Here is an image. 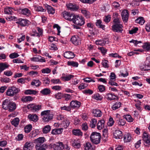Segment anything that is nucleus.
<instances>
[{"label":"nucleus","instance_id":"nucleus-18","mask_svg":"<svg viewBox=\"0 0 150 150\" xmlns=\"http://www.w3.org/2000/svg\"><path fill=\"white\" fill-rule=\"evenodd\" d=\"M28 118L30 121L36 122L38 120L39 118L35 114H30L28 116Z\"/></svg>","mask_w":150,"mask_h":150},{"label":"nucleus","instance_id":"nucleus-14","mask_svg":"<svg viewBox=\"0 0 150 150\" xmlns=\"http://www.w3.org/2000/svg\"><path fill=\"white\" fill-rule=\"evenodd\" d=\"M34 146L33 142H27L24 144L23 147V150H31Z\"/></svg>","mask_w":150,"mask_h":150},{"label":"nucleus","instance_id":"nucleus-3","mask_svg":"<svg viewBox=\"0 0 150 150\" xmlns=\"http://www.w3.org/2000/svg\"><path fill=\"white\" fill-rule=\"evenodd\" d=\"M19 88L14 86L9 87L8 89L6 95L8 96L13 97L16 95L19 91Z\"/></svg>","mask_w":150,"mask_h":150},{"label":"nucleus","instance_id":"nucleus-26","mask_svg":"<svg viewBox=\"0 0 150 150\" xmlns=\"http://www.w3.org/2000/svg\"><path fill=\"white\" fill-rule=\"evenodd\" d=\"M140 69L142 71H146L150 70V65L149 64H142L140 67Z\"/></svg>","mask_w":150,"mask_h":150},{"label":"nucleus","instance_id":"nucleus-53","mask_svg":"<svg viewBox=\"0 0 150 150\" xmlns=\"http://www.w3.org/2000/svg\"><path fill=\"white\" fill-rule=\"evenodd\" d=\"M70 123L69 120H64L62 122V127L66 129L69 126Z\"/></svg>","mask_w":150,"mask_h":150},{"label":"nucleus","instance_id":"nucleus-48","mask_svg":"<svg viewBox=\"0 0 150 150\" xmlns=\"http://www.w3.org/2000/svg\"><path fill=\"white\" fill-rule=\"evenodd\" d=\"M67 64L69 66H72L73 67H77L78 66L79 63L73 61H68Z\"/></svg>","mask_w":150,"mask_h":150},{"label":"nucleus","instance_id":"nucleus-57","mask_svg":"<svg viewBox=\"0 0 150 150\" xmlns=\"http://www.w3.org/2000/svg\"><path fill=\"white\" fill-rule=\"evenodd\" d=\"M81 2L84 4H92L96 0H79Z\"/></svg>","mask_w":150,"mask_h":150},{"label":"nucleus","instance_id":"nucleus-5","mask_svg":"<svg viewBox=\"0 0 150 150\" xmlns=\"http://www.w3.org/2000/svg\"><path fill=\"white\" fill-rule=\"evenodd\" d=\"M16 23L18 24L21 26L25 27L28 26L30 24V22L26 19L19 18L17 20Z\"/></svg>","mask_w":150,"mask_h":150},{"label":"nucleus","instance_id":"nucleus-29","mask_svg":"<svg viewBox=\"0 0 150 150\" xmlns=\"http://www.w3.org/2000/svg\"><path fill=\"white\" fill-rule=\"evenodd\" d=\"M41 82L39 79H34L31 82V85L32 86H35L36 87L40 86L41 85Z\"/></svg>","mask_w":150,"mask_h":150},{"label":"nucleus","instance_id":"nucleus-9","mask_svg":"<svg viewBox=\"0 0 150 150\" xmlns=\"http://www.w3.org/2000/svg\"><path fill=\"white\" fill-rule=\"evenodd\" d=\"M129 13L128 11L127 10H124L122 11L121 16L122 19L124 23L127 22L129 18Z\"/></svg>","mask_w":150,"mask_h":150},{"label":"nucleus","instance_id":"nucleus-30","mask_svg":"<svg viewBox=\"0 0 150 150\" xmlns=\"http://www.w3.org/2000/svg\"><path fill=\"white\" fill-rule=\"evenodd\" d=\"M44 5L45 7L46 8L49 13L53 14L55 13V9L51 6L47 4H45Z\"/></svg>","mask_w":150,"mask_h":150},{"label":"nucleus","instance_id":"nucleus-43","mask_svg":"<svg viewBox=\"0 0 150 150\" xmlns=\"http://www.w3.org/2000/svg\"><path fill=\"white\" fill-rule=\"evenodd\" d=\"M40 93L44 95H47L51 93L50 90L48 88H45L42 90Z\"/></svg>","mask_w":150,"mask_h":150},{"label":"nucleus","instance_id":"nucleus-2","mask_svg":"<svg viewBox=\"0 0 150 150\" xmlns=\"http://www.w3.org/2000/svg\"><path fill=\"white\" fill-rule=\"evenodd\" d=\"M43 121L45 122H48L52 120L53 117V115L50 113V110H45L42 111L41 113Z\"/></svg>","mask_w":150,"mask_h":150},{"label":"nucleus","instance_id":"nucleus-17","mask_svg":"<svg viewBox=\"0 0 150 150\" xmlns=\"http://www.w3.org/2000/svg\"><path fill=\"white\" fill-rule=\"evenodd\" d=\"M114 137L116 139H120L122 138V132L119 130H116L114 133Z\"/></svg>","mask_w":150,"mask_h":150},{"label":"nucleus","instance_id":"nucleus-61","mask_svg":"<svg viewBox=\"0 0 150 150\" xmlns=\"http://www.w3.org/2000/svg\"><path fill=\"white\" fill-rule=\"evenodd\" d=\"M142 47L146 51L149 50L150 49V44L148 43H145L142 46Z\"/></svg>","mask_w":150,"mask_h":150},{"label":"nucleus","instance_id":"nucleus-46","mask_svg":"<svg viewBox=\"0 0 150 150\" xmlns=\"http://www.w3.org/2000/svg\"><path fill=\"white\" fill-rule=\"evenodd\" d=\"M37 30L38 33L37 32H35V34L34 35H36V36L38 37H40L43 34V30L42 28L39 27H37Z\"/></svg>","mask_w":150,"mask_h":150},{"label":"nucleus","instance_id":"nucleus-51","mask_svg":"<svg viewBox=\"0 0 150 150\" xmlns=\"http://www.w3.org/2000/svg\"><path fill=\"white\" fill-rule=\"evenodd\" d=\"M51 130L50 126L49 125L45 126L42 129V132L44 134H47Z\"/></svg>","mask_w":150,"mask_h":150},{"label":"nucleus","instance_id":"nucleus-19","mask_svg":"<svg viewBox=\"0 0 150 150\" xmlns=\"http://www.w3.org/2000/svg\"><path fill=\"white\" fill-rule=\"evenodd\" d=\"M11 102L10 100L6 99L3 101L2 103V107L5 110L8 109V106L10 104Z\"/></svg>","mask_w":150,"mask_h":150},{"label":"nucleus","instance_id":"nucleus-20","mask_svg":"<svg viewBox=\"0 0 150 150\" xmlns=\"http://www.w3.org/2000/svg\"><path fill=\"white\" fill-rule=\"evenodd\" d=\"M143 140L145 143L148 145H150V138L149 137L148 134L144 132L143 134Z\"/></svg>","mask_w":150,"mask_h":150},{"label":"nucleus","instance_id":"nucleus-32","mask_svg":"<svg viewBox=\"0 0 150 150\" xmlns=\"http://www.w3.org/2000/svg\"><path fill=\"white\" fill-rule=\"evenodd\" d=\"M9 65L6 63H0V74L6 69L8 68Z\"/></svg>","mask_w":150,"mask_h":150},{"label":"nucleus","instance_id":"nucleus-15","mask_svg":"<svg viewBox=\"0 0 150 150\" xmlns=\"http://www.w3.org/2000/svg\"><path fill=\"white\" fill-rule=\"evenodd\" d=\"M31 60L34 62H45L46 61L44 57L40 56L38 55L36 57L31 58Z\"/></svg>","mask_w":150,"mask_h":150},{"label":"nucleus","instance_id":"nucleus-62","mask_svg":"<svg viewBox=\"0 0 150 150\" xmlns=\"http://www.w3.org/2000/svg\"><path fill=\"white\" fill-rule=\"evenodd\" d=\"M60 109L62 110H65L67 111H70L71 110V108L70 106H64L63 107H60Z\"/></svg>","mask_w":150,"mask_h":150},{"label":"nucleus","instance_id":"nucleus-34","mask_svg":"<svg viewBox=\"0 0 150 150\" xmlns=\"http://www.w3.org/2000/svg\"><path fill=\"white\" fill-rule=\"evenodd\" d=\"M85 150H93V148L91 143L87 142L84 144Z\"/></svg>","mask_w":150,"mask_h":150},{"label":"nucleus","instance_id":"nucleus-23","mask_svg":"<svg viewBox=\"0 0 150 150\" xmlns=\"http://www.w3.org/2000/svg\"><path fill=\"white\" fill-rule=\"evenodd\" d=\"M62 75V76L61 78L64 81H69L71 78L74 77V76L71 74H67L65 76V74H63Z\"/></svg>","mask_w":150,"mask_h":150},{"label":"nucleus","instance_id":"nucleus-60","mask_svg":"<svg viewBox=\"0 0 150 150\" xmlns=\"http://www.w3.org/2000/svg\"><path fill=\"white\" fill-rule=\"evenodd\" d=\"M105 41L104 40H100L96 41V45L103 46L105 45Z\"/></svg>","mask_w":150,"mask_h":150},{"label":"nucleus","instance_id":"nucleus-31","mask_svg":"<svg viewBox=\"0 0 150 150\" xmlns=\"http://www.w3.org/2000/svg\"><path fill=\"white\" fill-rule=\"evenodd\" d=\"M22 13L27 16H29L31 15V12L28 8H25L22 9L21 11Z\"/></svg>","mask_w":150,"mask_h":150},{"label":"nucleus","instance_id":"nucleus-4","mask_svg":"<svg viewBox=\"0 0 150 150\" xmlns=\"http://www.w3.org/2000/svg\"><path fill=\"white\" fill-rule=\"evenodd\" d=\"M73 23L79 26H81L85 23L83 18L81 16H80L78 15H74L72 20Z\"/></svg>","mask_w":150,"mask_h":150},{"label":"nucleus","instance_id":"nucleus-42","mask_svg":"<svg viewBox=\"0 0 150 150\" xmlns=\"http://www.w3.org/2000/svg\"><path fill=\"white\" fill-rule=\"evenodd\" d=\"M81 13L86 18H88L90 17L91 15L90 12L86 9H81Z\"/></svg>","mask_w":150,"mask_h":150},{"label":"nucleus","instance_id":"nucleus-24","mask_svg":"<svg viewBox=\"0 0 150 150\" xmlns=\"http://www.w3.org/2000/svg\"><path fill=\"white\" fill-rule=\"evenodd\" d=\"M66 6L71 11H76L78 8L75 4L71 3L67 4Z\"/></svg>","mask_w":150,"mask_h":150},{"label":"nucleus","instance_id":"nucleus-47","mask_svg":"<svg viewBox=\"0 0 150 150\" xmlns=\"http://www.w3.org/2000/svg\"><path fill=\"white\" fill-rule=\"evenodd\" d=\"M19 122V120L17 117L14 118L13 120L11 121V124L15 127H16L18 125Z\"/></svg>","mask_w":150,"mask_h":150},{"label":"nucleus","instance_id":"nucleus-55","mask_svg":"<svg viewBox=\"0 0 150 150\" xmlns=\"http://www.w3.org/2000/svg\"><path fill=\"white\" fill-rule=\"evenodd\" d=\"M32 128V127L31 125H29L26 126L24 128L25 132L26 133H28L30 131Z\"/></svg>","mask_w":150,"mask_h":150},{"label":"nucleus","instance_id":"nucleus-37","mask_svg":"<svg viewBox=\"0 0 150 150\" xmlns=\"http://www.w3.org/2000/svg\"><path fill=\"white\" fill-rule=\"evenodd\" d=\"M93 113L94 116L96 117H100L102 116L101 111L99 110H93Z\"/></svg>","mask_w":150,"mask_h":150},{"label":"nucleus","instance_id":"nucleus-56","mask_svg":"<svg viewBox=\"0 0 150 150\" xmlns=\"http://www.w3.org/2000/svg\"><path fill=\"white\" fill-rule=\"evenodd\" d=\"M63 96V94L60 92L56 93L54 96V97L57 100L61 99Z\"/></svg>","mask_w":150,"mask_h":150},{"label":"nucleus","instance_id":"nucleus-52","mask_svg":"<svg viewBox=\"0 0 150 150\" xmlns=\"http://www.w3.org/2000/svg\"><path fill=\"white\" fill-rule=\"evenodd\" d=\"M112 7L113 8L119 9L120 8V4L117 2L115 1L112 4Z\"/></svg>","mask_w":150,"mask_h":150},{"label":"nucleus","instance_id":"nucleus-7","mask_svg":"<svg viewBox=\"0 0 150 150\" xmlns=\"http://www.w3.org/2000/svg\"><path fill=\"white\" fill-rule=\"evenodd\" d=\"M112 29L114 32L122 33L123 31L122 26L121 24L113 25Z\"/></svg>","mask_w":150,"mask_h":150},{"label":"nucleus","instance_id":"nucleus-45","mask_svg":"<svg viewBox=\"0 0 150 150\" xmlns=\"http://www.w3.org/2000/svg\"><path fill=\"white\" fill-rule=\"evenodd\" d=\"M13 12V8L11 7H6L4 8V12L5 14H12Z\"/></svg>","mask_w":150,"mask_h":150},{"label":"nucleus","instance_id":"nucleus-22","mask_svg":"<svg viewBox=\"0 0 150 150\" xmlns=\"http://www.w3.org/2000/svg\"><path fill=\"white\" fill-rule=\"evenodd\" d=\"M116 96L114 94L107 93L105 95V98L109 100H112L116 99Z\"/></svg>","mask_w":150,"mask_h":150},{"label":"nucleus","instance_id":"nucleus-1","mask_svg":"<svg viewBox=\"0 0 150 150\" xmlns=\"http://www.w3.org/2000/svg\"><path fill=\"white\" fill-rule=\"evenodd\" d=\"M91 142L95 144H99L100 142L101 135L100 133L96 132H92L90 137Z\"/></svg>","mask_w":150,"mask_h":150},{"label":"nucleus","instance_id":"nucleus-12","mask_svg":"<svg viewBox=\"0 0 150 150\" xmlns=\"http://www.w3.org/2000/svg\"><path fill=\"white\" fill-rule=\"evenodd\" d=\"M81 104V102L77 100H72L70 102L69 105L72 108L78 109L80 107Z\"/></svg>","mask_w":150,"mask_h":150},{"label":"nucleus","instance_id":"nucleus-33","mask_svg":"<svg viewBox=\"0 0 150 150\" xmlns=\"http://www.w3.org/2000/svg\"><path fill=\"white\" fill-rule=\"evenodd\" d=\"M102 21L100 20H98L96 21V25L99 28L102 29L103 30H105V25L102 24Z\"/></svg>","mask_w":150,"mask_h":150},{"label":"nucleus","instance_id":"nucleus-50","mask_svg":"<svg viewBox=\"0 0 150 150\" xmlns=\"http://www.w3.org/2000/svg\"><path fill=\"white\" fill-rule=\"evenodd\" d=\"M72 145L73 147L77 149L80 148L81 146L79 142L76 140H74V142L72 143Z\"/></svg>","mask_w":150,"mask_h":150},{"label":"nucleus","instance_id":"nucleus-10","mask_svg":"<svg viewBox=\"0 0 150 150\" xmlns=\"http://www.w3.org/2000/svg\"><path fill=\"white\" fill-rule=\"evenodd\" d=\"M74 15L65 11H64L62 13V16L65 19L70 21H72Z\"/></svg>","mask_w":150,"mask_h":150},{"label":"nucleus","instance_id":"nucleus-27","mask_svg":"<svg viewBox=\"0 0 150 150\" xmlns=\"http://www.w3.org/2000/svg\"><path fill=\"white\" fill-rule=\"evenodd\" d=\"M38 93V91L34 90L28 89L25 90L24 93L25 95H35Z\"/></svg>","mask_w":150,"mask_h":150},{"label":"nucleus","instance_id":"nucleus-38","mask_svg":"<svg viewBox=\"0 0 150 150\" xmlns=\"http://www.w3.org/2000/svg\"><path fill=\"white\" fill-rule=\"evenodd\" d=\"M16 105L15 103L14 102H11L8 106V109L9 111L11 112L14 110L16 109Z\"/></svg>","mask_w":150,"mask_h":150},{"label":"nucleus","instance_id":"nucleus-21","mask_svg":"<svg viewBox=\"0 0 150 150\" xmlns=\"http://www.w3.org/2000/svg\"><path fill=\"white\" fill-rule=\"evenodd\" d=\"M48 146L46 144H43L42 146H35V150H47Z\"/></svg>","mask_w":150,"mask_h":150},{"label":"nucleus","instance_id":"nucleus-44","mask_svg":"<svg viewBox=\"0 0 150 150\" xmlns=\"http://www.w3.org/2000/svg\"><path fill=\"white\" fill-rule=\"evenodd\" d=\"M145 21L143 17H140L138 18L135 20V22L136 23L141 24V25H143Z\"/></svg>","mask_w":150,"mask_h":150},{"label":"nucleus","instance_id":"nucleus-13","mask_svg":"<svg viewBox=\"0 0 150 150\" xmlns=\"http://www.w3.org/2000/svg\"><path fill=\"white\" fill-rule=\"evenodd\" d=\"M28 108L33 111L35 112L38 111L41 108V106L40 105H35L33 104H30L28 105Z\"/></svg>","mask_w":150,"mask_h":150},{"label":"nucleus","instance_id":"nucleus-8","mask_svg":"<svg viewBox=\"0 0 150 150\" xmlns=\"http://www.w3.org/2000/svg\"><path fill=\"white\" fill-rule=\"evenodd\" d=\"M71 41L72 43L76 45L81 44V39L78 36H74L72 37Z\"/></svg>","mask_w":150,"mask_h":150},{"label":"nucleus","instance_id":"nucleus-11","mask_svg":"<svg viewBox=\"0 0 150 150\" xmlns=\"http://www.w3.org/2000/svg\"><path fill=\"white\" fill-rule=\"evenodd\" d=\"M46 141V140L44 137H39L35 140L34 142L36 144L35 146H42Z\"/></svg>","mask_w":150,"mask_h":150},{"label":"nucleus","instance_id":"nucleus-28","mask_svg":"<svg viewBox=\"0 0 150 150\" xmlns=\"http://www.w3.org/2000/svg\"><path fill=\"white\" fill-rule=\"evenodd\" d=\"M105 122L104 120L99 121L97 124V128L99 130H100L103 128L104 127Z\"/></svg>","mask_w":150,"mask_h":150},{"label":"nucleus","instance_id":"nucleus-36","mask_svg":"<svg viewBox=\"0 0 150 150\" xmlns=\"http://www.w3.org/2000/svg\"><path fill=\"white\" fill-rule=\"evenodd\" d=\"M122 105V103L120 102L117 101L114 103L112 107L113 110H115L120 108Z\"/></svg>","mask_w":150,"mask_h":150},{"label":"nucleus","instance_id":"nucleus-63","mask_svg":"<svg viewBox=\"0 0 150 150\" xmlns=\"http://www.w3.org/2000/svg\"><path fill=\"white\" fill-rule=\"evenodd\" d=\"M108 61L105 60L102 61L101 64L105 68H108L109 67L108 64Z\"/></svg>","mask_w":150,"mask_h":150},{"label":"nucleus","instance_id":"nucleus-54","mask_svg":"<svg viewBox=\"0 0 150 150\" xmlns=\"http://www.w3.org/2000/svg\"><path fill=\"white\" fill-rule=\"evenodd\" d=\"M96 123V120L94 118L92 119L90 123V127L92 128H94L95 127Z\"/></svg>","mask_w":150,"mask_h":150},{"label":"nucleus","instance_id":"nucleus-59","mask_svg":"<svg viewBox=\"0 0 150 150\" xmlns=\"http://www.w3.org/2000/svg\"><path fill=\"white\" fill-rule=\"evenodd\" d=\"M41 71L42 73L49 74L51 72V70L48 68H46L42 69Z\"/></svg>","mask_w":150,"mask_h":150},{"label":"nucleus","instance_id":"nucleus-39","mask_svg":"<svg viewBox=\"0 0 150 150\" xmlns=\"http://www.w3.org/2000/svg\"><path fill=\"white\" fill-rule=\"evenodd\" d=\"M116 123L119 126H123L126 123V121L124 119L119 118L116 121Z\"/></svg>","mask_w":150,"mask_h":150},{"label":"nucleus","instance_id":"nucleus-6","mask_svg":"<svg viewBox=\"0 0 150 150\" xmlns=\"http://www.w3.org/2000/svg\"><path fill=\"white\" fill-rule=\"evenodd\" d=\"M49 146L55 150H62L64 148L63 144L61 142H59L56 144H50Z\"/></svg>","mask_w":150,"mask_h":150},{"label":"nucleus","instance_id":"nucleus-25","mask_svg":"<svg viewBox=\"0 0 150 150\" xmlns=\"http://www.w3.org/2000/svg\"><path fill=\"white\" fill-rule=\"evenodd\" d=\"M34 99L33 97L30 96H24L21 99V100L23 102H26L32 101Z\"/></svg>","mask_w":150,"mask_h":150},{"label":"nucleus","instance_id":"nucleus-35","mask_svg":"<svg viewBox=\"0 0 150 150\" xmlns=\"http://www.w3.org/2000/svg\"><path fill=\"white\" fill-rule=\"evenodd\" d=\"M73 134L76 136H81L83 135V133L79 129H74L72 131Z\"/></svg>","mask_w":150,"mask_h":150},{"label":"nucleus","instance_id":"nucleus-64","mask_svg":"<svg viewBox=\"0 0 150 150\" xmlns=\"http://www.w3.org/2000/svg\"><path fill=\"white\" fill-rule=\"evenodd\" d=\"M114 123V121L113 119L111 117H110L109 120V122L108 123V125L109 126H112Z\"/></svg>","mask_w":150,"mask_h":150},{"label":"nucleus","instance_id":"nucleus-40","mask_svg":"<svg viewBox=\"0 0 150 150\" xmlns=\"http://www.w3.org/2000/svg\"><path fill=\"white\" fill-rule=\"evenodd\" d=\"M123 117L124 118L126 119L127 121L129 122H133L134 120L131 115L129 114L124 115Z\"/></svg>","mask_w":150,"mask_h":150},{"label":"nucleus","instance_id":"nucleus-58","mask_svg":"<svg viewBox=\"0 0 150 150\" xmlns=\"http://www.w3.org/2000/svg\"><path fill=\"white\" fill-rule=\"evenodd\" d=\"M93 97L94 99L97 100H101L103 99V97L99 93L94 95Z\"/></svg>","mask_w":150,"mask_h":150},{"label":"nucleus","instance_id":"nucleus-49","mask_svg":"<svg viewBox=\"0 0 150 150\" xmlns=\"http://www.w3.org/2000/svg\"><path fill=\"white\" fill-rule=\"evenodd\" d=\"M132 139V137L130 134H127L124 137V141L126 142H129Z\"/></svg>","mask_w":150,"mask_h":150},{"label":"nucleus","instance_id":"nucleus-41","mask_svg":"<svg viewBox=\"0 0 150 150\" xmlns=\"http://www.w3.org/2000/svg\"><path fill=\"white\" fill-rule=\"evenodd\" d=\"M34 10L40 12H45L46 10L43 8L41 6L38 5H34L33 6Z\"/></svg>","mask_w":150,"mask_h":150},{"label":"nucleus","instance_id":"nucleus-16","mask_svg":"<svg viewBox=\"0 0 150 150\" xmlns=\"http://www.w3.org/2000/svg\"><path fill=\"white\" fill-rule=\"evenodd\" d=\"M64 57L68 59H72L75 56V54L73 52L70 51L65 52L64 54Z\"/></svg>","mask_w":150,"mask_h":150}]
</instances>
